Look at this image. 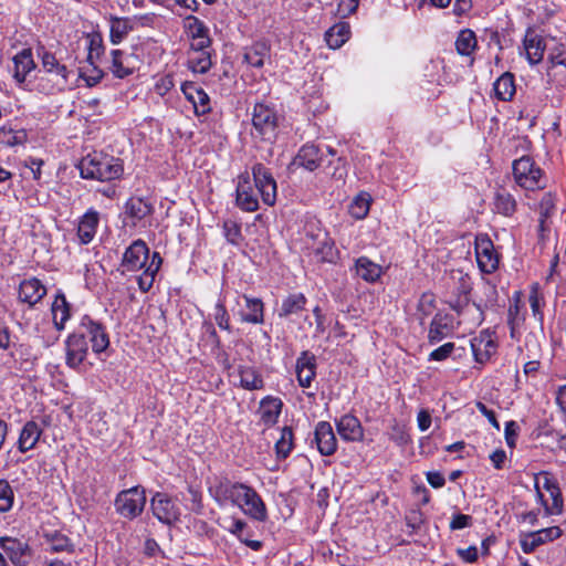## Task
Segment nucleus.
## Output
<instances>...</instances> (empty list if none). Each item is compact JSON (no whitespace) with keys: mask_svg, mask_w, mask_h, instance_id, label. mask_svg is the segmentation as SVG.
Masks as SVG:
<instances>
[{"mask_svg":"<svg viewBox=\"0 0 566 566\" xmlns=\"http://www.w3.org/2000/svg\"><path fill=\"white\" fill-rule=\"evenodd\" d=\"M210 495L220 505L231 503L239 506L247 515L264 522L268 518L265 504L258 492L240 482H232L228 478L216 479L209 488Z\"/></svg>","mask_w":566,"mask_h":566,"instance_id":"f257e3e1","label":"nucleus"},{"mask_svg":"<svg viewBox=\"0 0 566 566\" xmlns=\"http://www.w3.org/2000/svg\"><path fill=\"white\" fill-rule=\"evenodd\" d=\"M81 177L98 181L118 179L124 171L122 160L103 153H92L83 157L78 164Z\"/></svg>","mask_w":566,"mask_h":566,"instance_id":"f03ea898","label":"nucleus"},{"mask_svg":"<svg viewBox=\"0 0 566 566\" xmlns=\"http://www.w3.org/2000/svg\"><path fill=\"white\" fill-rule=\"evenodd\" d=\"M442 297L453 311L462 314L470 306L471 277L461 270H452L442 279Z\"/></svg>","mask_w":566,"mask_h":566,"instance_id":"7ed1b4c3","label":"nucleus"},{"mask_svg":"<svg viewBox=\"0 0 566 566\" xmlns=\"http://www.w3.org/2000/svg\"><path fill=\"white\" fill-rule=\"evenodd\" d=\"M303 243L310 255H314L316 262L333 263L337 259V250L328 232L318 222H308L304 227Z\"/></svg>","mask_w":566,"mask_h":566,"instance_id":"20e7f679","label":"nucleus"},{"mask_svg":"<svg viewBox=\"0 0 566 566\" xmlns=\"http://www.w3.org/2000/svg\"><path fill=\"white\" fill-rule=\"evenodd\" d=\"M252 135L272 143L277 133L279 117L275 109L268 104L256 103L252 112Z\"/></svg>","mask_w":566,"mask_h":566,"instance_id":"39448f33","label":"nucleus"},{"mask_svg":"<svg viewBox=\"0 0 566 566\" xmlns=\"http://www.w3.org/2000/svg\"><path fill=\"white\" fill-rule=\"evenodd\" d=\"M535 489L537 500L544 507L545 515H554L562 512L564 501L556 480L548 473H544L542 478L536 479Z\"/></svg>","mask_w":566,"mask_h":566,"instance_id":"423d86ee","label":"nucleus"},{"mask_svg":"<svg viewBox=\"0 0 566 566\" xmlns=\"http://www.w3.org/2000/svg\"><path fill=\"white\" fill-rule=\"evenodd\" d=\"M146 504L145 490L134 486L119 492L115 499L116 512L125 518L133 520L142 514Z\"/></svg>","mask_w":566,"mask_h":566,"instance_id":"0eeeda50","label":"nucleus"},{"mask_svg":"<svg viewBox=\"0 0 566 566\" xmlns=\"http://www.w3.org/2000/svg\"><path fill=\"white\" fill-rule=\"evenodd\" d=\"M513 175L518 186L527 190L543 187V172L528 156H523L513 161Z\"/></svg>","mask_w":566,"mask_h":566,"instance_id":"6e6552de","label":"nucleus"},{"mask_svg":"<svg viewBox=\"0 0 566 566\" xmlns=\"http://www.w3.org/2000/svg\"><path fill=\"white\" fill-rule=\"evenodd\" d=\"M252 176L262 201L266 206H274L277 187L272 172L263 164L258 163L252 167Z\"/></svg>","mask_w":566,"mask_h":566,"instance_id":"1a4fd4ad","label":"nucleus"},{"mask_svg":"<svg viewBox=\"0 0 566 566\" xmlns=\"http://www.w3.org/2000/svg\"><path fill=\"white\" fill-rule=\"evenodd\" d=\"M0 547L14 566H28L33 557V549L28 542L14 537H0Z\"/></svg>","mask_w":566,"mask_h":566,"instance_id":"9d476101","label":"nucleus"},{"mask_svg":"<svg viewBox=\"0 0 566 566\" xmlns=\"http://www.w3.org/2000/svg\"><path fill=\"white\" fill-rule=\"evenodd\" d=\"M563 530L559 526H551L541 528L521 535L520 545L525 554L534 552L538 546L551 543L563 535Z\"/></svg>","mask_w":566,"mask_h":566,"instance_id":"9b49d317","label":"nucleus"},{"mask_svg":"<svg viewBox=\"0 0 566 566\" xmlns=\"http://www.w3.org/2000/svg\"><path fill=\"white\" fill-rule=\"evenodd\" d=\"M150 506L153 514L164 524L170 525L179 520L178 505L165 493H156L151 499Z\"/></svg>","mask_w":566,"mask_h":566,"instance_id":"f8f14e48","label":"nucleus"},{"mask_svg":"<svg viewBox=\"0 0 566 566\" xmlns=\"http://www.w3.org/2000/svg\"><path fill=\"white\" fill-rule=\"evenodd\" d=\"M495 248L490 238L478 235L475 239V258L479 270L483 275H492L495 272Z\"/></svg>","mask_w":566,"mask_h":566,"instance_id":"ddd939ff","label":"nucleus"},{"mask_svg":"<svg viewBox=\"0 0 566 566\" xmlns=\"http://www.w3.org/2000/svg\"><path fill=\"white\" fill-rule=\"evenodd\" d=\"M82 333L85 338L88 337L92 349L96 354L105 352L109 346V337L106 328L98 322L93 321L90 316H84L81 322Z\"/></svg>","mask_w":566,"mask_h":566,"instance_id":"4468645a","label":"nucleus"},{"mask_svg":"<svg viewBox=\"0 0 566 566\" xmlns=\"http://www.w3.org/2000/svg\"><path fill=\"white\" fill-rule=\"evenodd\" d=\"M149 258V248L142 239L135 240L125 251L122 266L126 271H138L147 266Z\"/></svg>","mask_w":566,"mask_h":566,"instance_id":"2eb2a0df","label":"nucleus"},{"mask_svg":"<svg viewBox=\"0 0 566 566\" xmlns=\"http://www.w3.org/2000/svg\"><path fill=\"white\" fill-rule=\"evenodd\" d=\"M235 193V203L241 210L247 212H254L259 209V200L253 191V187L248 172L241 174L238 177Z\"/></svg>","mask_w":566,"mask_h":566,"instance_id":"dca6fc26","label":"nucleus"},{"mask_svg":"<svg viewBox=\"0 0 566 566\" xmlns=\"http://www.w3.org/2000/svg\"><path fill=\"white\" fill-rule=\"evenodd\" d=\"M111 56L112 61L108 69L117 78H125L139 69L138 57L134 54L125 53L122 50H113Z\"/></svg>","mask_w":566,"mask_h":566,"instance_id":"f3484780","label":"nucleus"},{"mask_svg":"<svg viewBox=\"0 0 566 566\" xmlns=\"http://www.w3.org/2000/svg\"><path fill=\"white\" fill-rule=\"evenodd\" d=\"M66 365L70 368H77L86 358L88 346L84 333L71 334L66 342Z\"/></svg>","mask_w":566,"mask_h":566,"instance_id":"a211bd4d","label":"nucleus"},{"mask_svg":"<svg viewBox=\"0 0 566 566\" xmlns=\"http://www.w3.org/2000/svg\"><path fill=\"white\" fill-rule=\"evenodd\" d=\"M322 455H333L337 450V439L332 424L328 421H319L314 430V440Z\"/></svg>","mask_w":566,"mask_h":566,"instance_id":"6ab92c4d","label":"nucleus"},{"mask_svg":"<svg viewBox=\"0 0 566 566\" xmlns=\"http://www.w3.org/2000/svg\"><path fill=\"white\" fill-rule=\"evenodd\" d=\"M316 357L310 350H303L296 359L295 373L298 385L308 388L316 377Z\"/></svg>","mask_w":566,"mask_h":566,"instance_id":"aec40b11","label":"nucleus"},{"mask_svg":"<svg viewBox=\"0 0 566 566\" xmlns=\"http://www.w3.org/2000/svg\"><path fill=\"white\" fill-rule=\"evenodd\" d=\"M181 91L185 97L192 104L197 116L210 113V97L203 88L197 86L193 82H185L181 85Z\"/></svg>","mask_w":566,"mask_h":566,"instance_id":"412c9836","label":"nucleus"},{"mask_svg":"<svg viewBox=\"0 0 566 566\" xmlns=\"http://www.w3.org/2000/svg\"><path fill=\"white\" fill-rule=\"evenodd\" d=\"M46 295V287L36 277L23 280L19 285L18 297L22 303L33 307Z\"/></svg>","mask_w":566,"mask_h":566,"instance_id":"4be33fe9","label":"nucleus"},{"mask_svg":"<svg viewBox=\"0 0 566 566\" xmlns=\"http://www.w3.org/2000/svg\"><path fill=\"white\" fill-rule=\"evenodd\" d=\"M523 46L526 53V59L531 64H537L543 60L546 43L543 35L535 29L528 28L526 30Z\"/></svg>","mask_w":566,"mask_h":566,"instance_id":"5701e85b","label":"nucleus"},{"mask_svg":"<svg viewBox=\"0 0 566 566\" xmlns=\"http://www.w3.org/2000/svg\"><path fill=\"white\" fill-rule=\"evenodd\" d=\"M322 159L318 146L307 143L298 149L292 165L302 167L308 171H314L322 165Z\"/></svg>","mask_w":566,"mask_h":566,"instance_id":"b1692460","label":"nucleus"},{"mask_svg":"<svg viewBox=\"0 0 566 566\" xmlns=\"http://www.w3.org/2000/svg\"><path fill=\"white\" fill-rule=\"evenodd\" d=\"M336 428L346 441H361L364 439V428L359 419L350 413L344 415L336 421Z\"/></svg>","mask_w":566,"mask_h":566,"instance_id":"393cba45","label":"nucleus"},{"mask_svg":"<svg viewBox=\"0 0 566 566\" xmlns=\"http://www.w3.org/2000/svg\"><path fill=\"white\" fill-rule=\"evenodd\" d=\"M42 433L43 429L40 427L38 422L33 420L27 421L19 434V439L17 442L18 450L21 453H25L34 449Z\"/></svg>","mask_w":566,"mask_h":566,"instance_id":"a878e982","label":"nucleus"},{"mask_svg":"<svg viewBox=\"0 0 566 566\" xmlns=\"http://www.w3.org/2000/svg\"><path fill=\"white\" fill-rule=\"evenodd\" d=\"M271 45L265 40H260L244 49V61L253 66L261 69L265 61L270 59Z\"/></svg>","mask_w":566,"mask_h":566,"instance_id":"bb28decb","label":"nucleus"},{"mask_svg":"<svg viewBox=\"0 0 566 566\" xmlns=\"http://www.w3.org/2000/svg\"><path fill=\"white\" fill-rule=\"evenodd\" d=\"M283 402L280 398L268 396L260 402V418L266 427H272L277 422L282 411Z\"/></svg>","mask_w":566,"mask_h":566,"instance_id":"cd10ccee","label":"nucleus"},{"mask_svg":"<svg viewBox=\"0 0 566 566\" xmlns=\"http://www.w3.org/2000/svg\"><path fill=\"white\" fill-rule=\"evenodd\" d=\"M99 214L95 210H88L80 220L77 226V237L82 244L90 243L97 230Z\"/></svg>","mask_w":566,"mask_h":566,"instance_id":"c85d7f7f","label":"nucleus"},{"mask_svg":"<svg viewBox=\"0 0 566 566\" xmlns=\"http://www.w3.org/2000/svg\"><path fill=\"white\" fill-rule=\"evenodd\" d=\"M14 74L13 77L19 83H23L28 74L35 69L32 50L23 49L13 56Z\"/></svg>","mask_w":566,"mask_h":566,"instance_id":"c756f323","label":"nucleus"},{"mask_svg":"<svg viewBox=\"0 0 566 566\" xmlns=\"http://www.w3.org/2000/svg\"><path fill=\"white\" fill-rule=\"evenodd\" d=\"M471 345L475 360L481 364L489 360L495 353V343L488 333H481L480 336L473 338Z\"/></svg>","mask_w":566,"mask_h":566,"instance_id":"7c9ffc66","label":"nucleus"},{"mask_svg":"<svg viewBox=\"0 0 566 566\" xmlns=\"http://www.w3.org/2000/svg\"><path fill=\"white\" fill-rule=\"evenodd\" d=\"M163 264V259L158 252L151 254L150 261L144 272L137 277L138 287L142 292H148L155 282V276Z\"/></svg>","mask_w":566,"mask_h":566,"instance_id":"2f4dec72","label":"nucleus"},{"mask_svg":"<svg viewBox=\"0 0 566 566\" xmlns=\"http://www.w3.org/2000/svg\"><path fill=\"white\" fill-rule=\"evenodd\" d=\"M247 312L241 313V321L250 324L264 322V303L261 298L243 295Z\"/></svg>","mask_w":566,"mask_h":566,"instance_id":"473e14b6","label":"nucleus"},{"mask_svg":"<svg viewBox=\"0 0 566 566\" xmlns=\"http://www.w3.org/2000/svg\"><path fill=\"white\" fill-rule=\"evenodd\" d=\"M125 208L128 217L135 220L133 223L134 226L136 224V221L143 220L154 212L153 205L139 197L129 198L125 205Z\"/></svg>","mask_w":566,"mask_h":566,"instance_id":"72a5a7b5","label":"nucleus"},{"mask_svg":"<svg viewBox=\"0 0 566 566\" xmlns=\"http://www.w3.org/2000/svg\"><path fill=\"white\" fill-rule=\"evenodd\" d=\"M350 35V27L347 22H338L325 32V41L331 49L340 48Z\"/></svg>","mask_w":566,"mask_h":566,"instance_id":"f704fd0d","label":"nucleus"},{"mask_svg":"<svg viewBox=\"0 0 566 566\" xmlns=\"http://www.w3.org/2000/svg\"><path fill=\"white\" fill-rule=\"evenodd\" d=\"M307 303V298L303 293H293L286 296L279 310V317L287 318L293 314L301 313Z\"/></svg>","mask_w":566,"mask_h":566,"instance_id":"c9c22d12","label":"nucleus"},{"mask_svg":"<svg viewBox=\"0 0 566 566\" xmlns=\"http://www.w3.org/2000/svg\"><path fill=\"white\" fill-rule=\"evenodd\" d=\"M52 316L53 323L56 329L61 331L64 328L65 322L70 318V304L63 293H57L52 303Z\"/></svg>","mask_w":566,"mask_h":566,"instance_id":"e433bc0d","label":"nucleus"},{"mask_svg":"<svg viewBox=\"0 0 566 566\" xmlns=\"http://www.w3.org/2000/svg\"><path fill=\"white\" fill-rule=\"evenodd\" d=\"M239 375L240 384L247 390H259L264 387L262 376L251 366H240Z\"/></svg>","mask_w":566,"mask_h":566,"instance_id":"4c0bfd02","label":"nucleus"},{"mask_svg":"<svg viewBox=\"0 0 566 566\" xmlns=\"http://www.w3.org/2000/svg\"><path fill=\"white\" fill-rule=\"evenodd\" d=\"M357 274L367 282H375L381 275V266L374 263L366 256H361L356 261Z\"/></svg>","mask_w":566,"mask_h":566,"instance_id":"58836bf2","label":"nucleus"},{"mask_svg":"<svg viewBox=\"0 0 566 566\" xmlns=\"http://www.w3.org/2000/svg\"><path fill=\"white\" fill-rule=\"evenodd\" d=\"M294 447V433L291 427L285 426L281 429L280 439L275 443V453L277 459H286Z\"/></svg>","mask_w":566,"mask_h":566,"instance_id":"ea45409f","label":"nucleus"},{"mask_svg":"<svg viewBox=\"0 0 566 566\" xmlns=\"http://www.w3.org/2000/svg\"><path fill=\"white\" fill-rule=\"evenodd\" d=\"M133 30L128 18L111 17V41L118 44Z\"/></svg>","mask_w":566,"mask_h":566,"instance_id":"a19ab883","label":"nucleus"},{"mask_svg":"<svg viewBox=\"0 0 566 566\" xmlns=\"http://www.w3.org/2000/svg\"><path fill=\"white\" fill-rule=\"evenodd\" d=\"M516 93L514 75L504 73L497 77V99L511 101Z\"/></svg>","mask_w":566,"mask_h":566,"instance_id":"79ce46f5","label":"nucleus"},{"mask_svg":"<svg viewBox=\"0 0 566 566\" xmlns=\"http://www.w3.org/2000/svg\"><path fill=\"white\" fill-rule=\"evenodd\" d=\"M42 66L49 73H54L60 77L62 84L67 82V69L65 65L60 64L54 54L44 52L42 55Z\"/></svg>","mask_w":566,"mask_h":566,"instance_id":"37998d69","label":"nucleus"},{"mask_svg":"<svg viewBox=\"0 0 566 566\" xmlns=\"http://www.w3.org/2000/svg\"><path fill=\"white\" fill-rule=\"evenodd\" d=\"M212 66L210 52L193 53L188 59V67L196 73L205 74Z\"/></svg>","mask_w":566,"mask_h":566,"instance_id":"c03bdc74","label":"nucleus"},{"mask_svg":"<svg viewBox=\"0 0 566 566\" xmlns=\"http://www.w3.org/2000/svg\"><path fill=\"white\" fill-rule=\"evenodd\" d=\"M476 46V38L473 31L462 30L455 41V48L459 54L470 55Z\"/></svg>","mask_w":566,"mask_h":566,"instance_id":"a18cd8bd","label":"nucleus"},{"mask_svg":"<svg viewBox=\"0 0 566 566\" xmlns=\"http://www.w3.org/2000/svg\"><path fill=\"white\" fill-rule=\"evenodd\" d=\"M248 525L242 520H233L231 527L229 528L230 533L235 535L241 543L247 545L249 548L258 552L262 548L263 543L261 541L251 539L247 536H243V532L247 530Z\"/></svg>","mask_w":566,"mask_h":566,"instance_id":"49530a36","label":"nucleus"},{"mask_svg":"<svg viewBox=\"0 0 566 566\" xmlns=\"http://www.w3.org/2000/svg\"><path fill=\"white\" fill-rule=\"evenodd\" d=\"M87 39H88L87 62L91 65H95V62L98 61L104 53L103 39L99 33H90V34H87Z\"/></svg>","mask_w":566,"mask_h":566,"instance_id":"de8ad7c7","label":"nucleus"},{"mask_svg":"<svg viewBox=\"0 0 566 566\" xmlns=\"http://www.w3.org/2000/svg\"><path fill=\"white\" fill-rule=\"evenodd\" d=\"M521 311V301H520V292L514 293V297L512 303L509 306L507 311V323L511 327V336L515 337L516 328L520 326L523 317L520 315Z\"/></svg>","mask_w":566,"mask_h":566,"instance_id":"09e8293b","label":"nucleus"},{"mask_svg":"<svg viewBox=\"0 0 566 566\" xmlns=\"http://www.w3.org/2000/svg\"><path fill=\"white\" fill-rule=\"evenodd\" d=\"M185 30L190 39H202L209 35V29L195 15H188L185 19Z\"/></svg>","mask_w":566,"mask_h":566,"instance_id":"8fccbe9b","label":"nucleus"},{"mask_svg":"<svg viewBox=\"0 0 566 566\" xmlns=\"http://www.w3.org/2000/svg\"><path fill=\"white\" fill-rule=\"evenodd\" d=\"M448 324L443 323L440 315H436L431 321L428 338L430 344H436L442 340L448 334Z\"/></svg>","mask_w":566,"mask_h":566,"instance_id":"3c124183","label":"nucleus"},{"mask_svg":"<svg viewBox=\"0 0 566 566\" xmlns=\"http://www.w3.org/2000/svg\"><path fill=\"white\" fill-rule=\"evenodd\" d=\"M48 541L51 545V551L54 553L61 552H74V545L70 541V538L59 532H54L51 535H46Z\"/></svg>","mask_w":566,"mask_h":566,"instance_id":"603ef678","label":"nucleus"},{"mask_svg":"<svg viewBox=\"0 0 566 566\" xmlns=\"http://www.w3.org/2000/svg\"><path fill=\"white\" fill-rule=\"evenodd\" d=\"M370 206L368 195L357 196L349 206V213L356 219H363L367 216Z\"/></svg>","mask_w":566,"mask_h":566,"instance_id":"864d4df0","label":"nucleus"},{"mask_svg":"<svg viewBox=\"0 0 566 566\" xmlns=\"http://www.w3.org/2000/svg\"><path fill=\"white\" fill-rule=\"evenodd\" d=\"M516 200L509 192H497V213L511 217L516 211Z\"/></svg>","mask_w":566,"mask_h":566,"instance_id":"5fc2aeb1","label":"nucleus"},{"mask_svg":"<svg viewBox=\"0 0 566 566\" xmlns=\"http://www.w3.org/2000/svg\"><path fill=\"white\" fill-rule=\"evenodd\" d=\"M223 232L227 241L238 245L242 240L241 224L234 220H226L223 222Z\"/></svg>","mask_w":566,"mask_h":566,"instance_id":"6e6d98bb","label":"nucleus"},{"mask_svg":"<svg viewBox=\"0 0 566 566\" xmlns=\"http://www.w3.org/2000/svg\"><path fill=\"white\" fill-rule=\"evenodd\" d=\"M549 63L551 70L548 71V76H551V71L563 67L564 72H566V46L564 44H559L554 48L549 53Z\"/></svg>","mask_w":566,"mask_h":566,"instance_id":"4d7b16f0","label":"nucleus"},{"mask_svg":"<svg viewBox=\"0 0 566 566\" xmlns=\"http://www.w3.org/2000/svg\"><path fill=\"white\" fill-rule=\"evenodd\" d=\"M13 490L7 480H0V512H8L13 504Z\"/></svg>","mask_w":566,"mask_h":566,"instance_id":"13d9d810","label":"nucleus"},{"mask_svg":"<svg viewBox=\"0 0 566 566\" xmlns=\"http://www.w3.org/2000/svg\"><path fill=\"white\" fill-rule=\"evenodd\" d=\"M389 439L397 446H407L410 442V436L405 424L394 422L390 427Z\"/></svg>","mask_w":566,"mask_h":566,"instance_id":"bf43d9fd","label":"nucleus"},{"mask_svg":"<svg viewBox=\"0 0 566 566\" xmlns=\"http://www.w3.org/2000/svg\"><path fill=\"white\" fill-rule=\"evenodd\" d=\"M213 318L217 325L227 332H231L230 315L223 302L219 301L214 306Z\"/></svg>","mask_w":566,"mask_h":566,"instance_id":"052dcab7","label":"nucleus"},{"mask_svg":"<svg viewBox=\"0 0 566 566\" xmlns=\"http://www.w3.org/2000/svg\"><path fill=\"white\" fill-rule=\"evenodd\" d=\"M405 521L406 525L410 528L409 533L415 534L420 531L422 524L424 523V516L420 510L413 509L406 513Z\"/></svg>","mask_w":566,"mask_h":566,"instance_id":"680f3d73","label":"nucleus"},{"mask_svg":"<svg viewBox=\"0 0 566 566\" xmlns=\"http://www.w3.org/2000/svg\"><path fill=\"white\" fill-rule=\"evenodd\" d=\"M436 308V297L432 293L426 292L421 295L417 310L421 314V321L432 314Z\"/></svg>","mask_w":566,"mask_h":566,"instance_id":"e2e57ef3","label":"nucleus"},{"mask_svg":"<svg viewBox=\"0 0 566 566\" xmlns=\"http://www.w3.org/2000/svg\"><path fill=\"white\" fill-rule=\"evenodd\" d=\"M520 426L515 421L505 423L504 436L506 444L510 449L515 448L518 438Z\"/></svg>","mask_w":566,"mask_h":566,"instance_id":"0e129e2a","label":"nucleus"},{"mask_svg":"<svg viewBox=\"0 0 566 566\" xmlns=\"http://www.w3.org/2000/svg\"><path fill=\"white\" fill-rule=\"evenodd\" d=\"M174 86V76L171 74H166L156 82L154 90L159 96H165Z\"/></svg>","mask_w":566,"mask_h":566,"instance_id":"69168bd1","label":"nucleus"},{"mask_svg":"<svg viewBox=\"0 0 566 566\" xmlns=\"http://www.w3.org/2000/svg\"><path fill=\"white\" fill-rule=\"evenodd\" d=\"M360 0H340L337 6V13L342 18H347L355 13Z\"/></svg>","mask_w":566,"mask_h":566,"instance_id":"338daca9","label":"nucleus"},{"mask_svg":"<svg viewBox=\"0 0 566 566\" xmlns=\"http://www.w3.org/2000/svg\"><path fill=\"white\" fill-rule=\"evenodd\" d=\"M454 350V344L453 343H446L442 346L438 347L437 349L432 350L429 359L430 360H444L447 359L451 353Z\"/></svg>","mask_w":566,"mask_h":566,"instance_id":"774afa93","label":"nucleus"}]
</instances>
